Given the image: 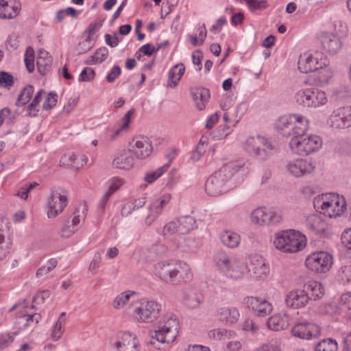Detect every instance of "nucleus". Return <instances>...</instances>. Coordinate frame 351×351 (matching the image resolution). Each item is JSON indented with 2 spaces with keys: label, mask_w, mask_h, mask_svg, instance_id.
<instances>
[{
  "label": "nucleus",
  "mask_w": 351,
  "mask_h": 351,
  "mask_svg": "<svg viewBox=\"0 0 351 351\" xmlns=\"http://www.w3.org/2000/svg\"><path fill=\"white\" fill-rule=\"evenodd\" d=\"M134 112V109H130L127 112L124 117L120 120L119 125L116 129L110 126L106 128L102 133L104 139L111 143L114 141L119 136L126 134L130 130V124Z\"/></svg>",
  "instance_id": "20"
},
{
  "label": "nucleus",
  "mask_w": 351,
  "mask_h": 351,
  "mask_svg": "<svg viewBox=\"0 0 351 351\" xmlns=\"http://www.w3.org/2000/svg\"><path fill=\"white\" fill-rule=\"evenodd\" d=\"M320 332L319 326L311 322L298 323L291 330L293 335L304 339L317 338L320 335Z\"/></svg>",
  "instance_id": "25"
},
{
  "label": "nucleus",
  "mask_w": 351,
  "mask_h": 351,
  "mask_svg": "<svg viewBox=\"0 0 351 351\" xmlns=\"http://www.w3.org/2000/svg\"><path fill=\"white\" fill-rule=\"evenodd\" d=\"M34 51L32 47H28L26 49L24 62L27 71L32 73L34 70Z\"/></svg>",
  "instance_id": "56"
},
{
  "label": "nucleus",
  "mask_w": 351,
  "mask_h": 351,
  "mask_svg": "<svg viewBox=\"0 0 351 351\" xmlns=\"http://www.w3.org/2000/svg\"><path fill=\"white\" fill-rule=\"evenodd\" d=\"M88 157L84 154H75L73 153L64 154L60 159L62 165L71 166L79 169L88 162Z\"/></svg>",
  "instance_id": "37"
},
{
  "label": "nucleus",
  "mask_w": 351,
  "mask_h": 351,
  "mask_svg": "<svg viewBox=\"0 0 351 351\" xmlns=\"http://www.w3.org/2000/svg\"><path fill=\"white\" fill-rule=\"evenodd\" d=\"M326 60L319 52H305L299 57L298 62V69L304 73L315 72L318 69L325 66V61Z\"/></svg>",
  "instance_id": "16"
},
{
  "label": "nucleus",
  "mask_w": 351,
  "mask_h": 351,
  "mask_svg": "<svg viewBox=\"0 0 351 351\" xmlns=\"http://www.w3.org/2000/svg\"><path fill=\"white\" fill-rule=\"evenodd\" d=\"M303 224L311 233L318 237H325L330 230V226L318 213H309L304 216Z\"/></svg>",
  "instance_id": "18"
},
{
  "label": "nucleus",
  "mask_w": 351,
  "mask_h": 351,
  "mask_svg": "<svg viewBox=\"0 0 351 351\" xmlns=\"http://www.w3.org/2000/svg\"><path fill=\"white\" fill-rule=\"evenodd\" d=\"M51 62L52 58L49 53L43 49H39L36 58L38 71L41 75H45L50 70Z\"/></svg>",
  "instance_id": "38"
},
{
  "label": "nucleus",
  "mask_w": 351,
  "mask_h": 351,
  "mask_svg": "<svg viewBox=\"0 0 351 351\" xmlns=\"http://www.w3.org/2000/svg\"><path fill=\"white\" fill-rule=\"evenodd\" d=\"M108 56V50L106 47L98 49L95 53L90 57V62L93 64H98L104 62Z\"/></svg>",
  "instance_id": "57"
},
{
  "label": "nucleus",
  "mask_w": 351,
  "mask_h": 351,
  "mask_svg": "<svg viewBox=\"0 0 351 351\" xmlns=\"http://www.w3.org/2000/svg\"><path fill=\"white\" fill-rule=\"evenodd\" d=\"M161 304L155 300L143 298L139 301V305L136 306L134 313L139 322L152 323L159 317Z\"/></svg>",
  "instance_id": "13"
},
{
  "label": "nucleus",
  "mask_w": 351,
  "mask_h": 351,
  "mask_svg": "<svg viewBox=\"0 0 351 351\" xmlns=\"http://www.w3.org/2000/svg\"><path fill=\"white\" fill-rule=\"evenodd\" d=\"M19 10L20 4L14 0L0 1V19H13L19 14Z\"/></svg>",
  "instance_id": "34"
},
{
  "label": "nucleus",
  "mask_w": 351,
  "mask_h": 351,
  "mask_svg": "<svg viewBox=\"0 0 351 351\" xmlns=\"http://www.w3.org/2000/svg\"><path fill=\"white\" fill-rule=\"evenodd\" d=\"M338 278L343 283L351 282V265L342 266L338 271Z\"/></svg>",
  "instance_id": "59"
},
{
  "label": "nucleus",
  "mask_w": 351,
  "mask_h": 351,
  "mask_svg": "<svg viewBox=\"0 0 351 351\" xmlns=\"http://www.w3.org/2000/svg\"><path fill=\"white\" fill-rule=\"evenodd\" d=\"M260 138L261 135L250 136L243 143V150L252 157L260 145Z\"/></svg>",
  "instance_id": "45"
},
{
  "label": "nucleus",
  "mask_w": 351,
  "mask_h": 351,
  "mask_svg": "<svg viewBox=\"0 0 351 351\" xmlns=\"http://www.w3.org/2000/svg\"><path fill=\"white\" fill-rule=\"evenodd\" d=\"M245 303L255 315L265 317L273 310V305L267 300L262 297L250 296L245 299Z\"/></svg>",
  "instance_id": "24"
},
{
  "label": "nucleus",
  "mask_w": 351,
  "mask_h": 351,
  "mask_svg": "<svg viewBox=\"0 0 351 351\" xmlns=\"http://www.w3.org/2000/svg\"><path fill=\"white\" fill-rule=\"evenodd\" d=\"M243 172V163L232 161L225 164L208 178L205 191L210 196H218L235 188L239 184L238 175Z\"/></svg>",
  "instance_id": "1"
},
{
  "label": "nucleus",
  "mask_w": 351,
  "mask_h": 351,
  "mask_svg": "<svg viewBox=\"0 0 351 351\" xmlns=\"http://www.w3.org/2000/svg\"><path fill=\"white\" fill-rule=\"evenodd\" d=\"M219 238L221 243L228 248H237L241 241V235L230 229L222 230L219 234Z\"/></svg>",
  "instance_id": "32"
},
{
  "label": "nucleus",
  "mask_w": 351,
  "mask_h": 351,
  "mask_svg": "<svg viewBox=\"0 0 351 351\" xmlns=\"http://www.w3.org/2000/svg\"><path fill=\"white\" fill-rule=\"evenodd\" d=\"M313 203L317 213L330 219L342 216L347 210L346 198L337 193L327 192L317 195Z\"/></svg>",
  "instance_id": "4"
},
{
  "label": "nucleus",
  "mask_w": 351,
  "mask_h": 351,
  "mask_svg": "<svg viewBox=\"0 0 351 351\" xmlns=\"http://www.w3.org/2000/svg\"><path fill=\"white\" fill-rule=\"evenodd\" d=\"M298 105L307 109H317L326 106L328 101L326 93L317 87L300 88L294 94Z\"/></svg>",
  "instance_id": "7"
},
{
  "label": "nucleus",
  "mask_w": 351,
  "mask_h": 351,
  "mask_svg": "<svg viewBox=\"0 0 351 351\" xmlns=\"http://www.w3.org/2000/svg\"><path fill=\"white\" fill-rule=\"evenodd\" d=\"M334 76V69L330 66L329 61H325V66L315 71L314 82L319 86L324 87L331 83Z\"/></svg>",
  "instance_id": "30"
},
{
  "label": "nucleus",
  "mask_w": 351,
  "mask_h": 351,
  "mask_svg": "<svg viewBox=\"0 0 351 351\" xmlns=\"http://www.w3.org/2000/svg\"><path fill=\"white\" fill-rule=\"evenodd\" d=\"M274 247L283 253H296L302 251L306 245V236L294 229L278 231L274 235Z\"/></svg>",
  "instance_id": "5"
},
{
  "label": "nucleus",
  "mask_w": 351,
  "mask_h": 351,
  "mask_svg": "<svg viewBox=\"0 0 351 351\" xmlns=\"http://www.w3.org/2000/svg\"><path fill=\"white\" fill-rule=\"evenodd\" d=\"M179 320L173 313H169L158 324L157 328L152 335V338L161 343L169 344L173 342L179 332Z\"/></svg>",
  "instance_id": "9"
},
{
  "label": "nucleus",
  "mask_w": 351,
  "mask_h": 351,
  "mask_svg": "<svg viewBox=\"0 0 351 351\" xmlns=\"http://www.w3.org/2000/svg\"><path fill=\"white\" fill-rule=\"evenodd\" d=\"M162 234L165 238L173 237V239L180 237L181 234L179 230V223L177 220L171 221L166 223L162 232Z\"/></svg>",
  "instance_id": "47"
},
{
  "label": "nucleus",
  "mask_w": 351,
  "mask_h": 351,
  "mask_svg": "<svg viewBox=\"0 0 351 351\" xmlns=\"http://www.w3.org/2000/svg\"><path fill=\"white\" fill-rule=\"evenodd\" d=\"M34 92V88L32 85L26 86L20 93L18 99L17 106H23L27 104L32 97Z\"/></svg>",
  "instance_id": "49"
},
{
  "label": "nucleus",
  "mask_w": 351,
  "mask_h": 351,
  "mask_svg": "<svg viewBox=\"0 0 351 351\" xmlns=\"http://www.w3.org/2000/svg\"><path fill=\"white\" fill-rule=\"evenodd\" d=\"M119 351H139L138 341L136 336L130 332H124L114 343Z\"/></svg>",
  "instance_id": "28"
},
{
  "label": "nucleus",
  "mask_w": 351,
  "mask_h": 351,
  "mask_svg": "<svg viewBox=\"0 0 351 351\" xmlns=\"http://www.w3.org/2000/svg\"><path fill=\"white\" fill-rule=\"evenodd\" d=\"M309 300L310 297L305 289H294L288 292L285 302L287 307L299 309L306 306Z\"/></svg>",
  "instance_id": "23"
},
{
  "label": "nucleus",
  "mask_w": 351,
  "mask_h": 351,
  "mask_svg": "<svg viewBox=\"0 0 351 351\" xmlns=\"http://www.w3.org/2000/svg\"><path fill=\"white\" fill-rule=\"evenodd\" d=\"M304 131L289 141V147L295 154L308 156L317 152L322 147L321 137L316 134H306Z\"/></svg>",
  "instance_id": "8"
},
{
  "label": "nucleus",
  "mask_w": 351,
  "mask_h": 351,
  "mask_svg": "<svg viewBox=\"0 0 351 351\" xmlns=\"http://www.w3.org/2000/svg\"><path fill=\"white\" fill-rule=\"evenodd\" d=\"M240 3H245L250 12L261 10L267 8V3L265 0H237Z\"/></svg>",
  "instance_id": "52"
},
{
  "label": "nucleus",
  "mask_w": 351,
  "mask_h": 351,
  "mask_svg": "<svg viewBox=\"0 0 351 351\" xmlns=\"http://www.w3.org/2000/svg\"><path fill=\"white\" fill-rule=\"evenodd\" d=\"M254 351H282L281 342L277 339H272L258 346Z\"/></svg>",
  "instance_id": "48"
},
{
  "label": "nucleus",
  "mask_w": 351,
  "mask_h": 351,
  "mask_svg": "<svg viewBox=\"0 0 351 351\" xmlns=\"http://www.w3.org/2000/svg\"><path fill=\"white\" fill-rule=\"evenodd\" d=\"M282 211L276 207L259 206L250 214V222L258 226H276L282 221Z\"/></svg>",
  "instance_id": "11"
},
{
  "label": "nucleus",
  "mask_w": 351,
  "mask_h": 351,
  "mask_svg": "<svg viewBox=\"0 0 351 351\" xmlns=\"http://www.w3.org/2000/svg\"><path fill=\"white\" fill-rule=\"evenodd\" d=\"M217 316L219 320L226 325H232L239 319V310L232 306H222L217 308Z\"/></svg>",
  "instance_id": "29"
},
{
  "label": "nucleus",
  "mask_w": 351,
  "mask_h": 351,
  "mask_svg": "<svg viewBox=\"0 0 351 351\" xmlns=\"http://www.w3.org/2000/svg\"><path fill=\"white\" fill-rule=\"evenodd\" d=\"M58 261L55 258L49 259L47 263L42 267L38 269L36 272L37 277H43L49 274L57 265Z\"/></svg>",
  "instance_id": "58"
},
{
  "label": "nucleus",
  "mask_w": 351,
  "mask_h": 351,
  "mask_svg": "<svg viewBox=\"0 0 351 351\" xmlns=\"http://www.w3.org/2000/svg\"><path fill=\"white\" fill-rule=\"evenodd\" d=\"M289 325V317L285 312L275 313L268 318L267 326L269 329L279 331L286 329Z\"/></svg>",
  "instance_id": "31"
},
{
  "label": "nucleus",
  "mask_w": 351,
  "mask_h": 351,
  "mask_svg": "<svg viewBox=\"0 0 351 351\" xmlns=\"http://www.w3.org/2000/svg\"><path fill=\"white\" fill-rule=\"evenodd\" d=\"M16 332L3 333L0 335V348H5L13 342Z\"/></svg>",
  "instance_id": "64"
},
{
  "label": "nucleus",
  "mask_w": 351,
  "mask_h": 351,
  "mask_svg": "<svg viewBox=\"0 0 351 351\" xmlns=\"http://www.w3.org/2000/svg\"><path fill=\"white\" fill-rule=\"evenodd\" d=\"M168 251L167 247L163 243H157L153 245L149 249L151 256H162L167 254Z\"/></svg>",
  "instance_id": "60"
},
{
  "label": "nucleus",
  "mask_w": 351,
  "mask_h": 351,
  "mask_svg": "<svg viewBox=\"0 0 351 351\" xmlns=\"http://www.w3.org/2000/svg\"><path fill=\"white\" fill-rule=\"evenodd\" d=\"M171 242L174 250L182 254L195 253L200 247L199 240L192 235H180L172 239Z\"/></svg>",
  "instance_id": "21"
},
{
  "label": "nucleus",
  "mask_w": 351,
  "mask_h": 351,
  "mask_svg": "<svg viewBox=\"0 0 351 351\" xmlns=\"http://www.w3.org/2000/svg\"><path fill=\"white\" fill-rule=\"evenodd\" d=\"M315 349V351H337L338 346L336 340L328 338L319 342Z\"/></svg>",
  "instance_id": "50"
},
{
  "label": "nucleus",
  "mask_w": 351,
  "mask_h": 351,
  "mask_svg": "<svg viewBox=\"0 0 351 351\" xmlns=\"http://www.w3.org/2000/svg\"><path fill=\"white\" fill-rule=\"evenodd\" d=\"M327 123L333 129H345L351 127V106H339L333 110Z\"/></svg>",
  "instance_id": "17"
},
{
  "label": "nucleus",
  "mask_w": 351,
  "mask_h": 351,
  "mask_svg": "<svg viewBox=\"0 0 351 351\" xmlns=\"http://www.w3.org/2000/svg\"><path fill=\"white\" fill-rule=\"evenodd\" d=\"M44 93L45 92L43 90H40L36 93L32 101L28 105L27 108L29 115L32 117L37 115L39 111L38 104H40L42 99V96Z\"/></svg>",
  "instance_id": "51"
},
{
  "label": "nucleus",
  "mask_w": 351,
  "mask_h": 351,
  "mask_svg": "<svg viewBox=\"0 0 351 351\" xmlns=\"http://www.w3.org/2000/svg\"><path fill=\"white\" fill-rule=\"evenodd\" d=\"M14 84L13 76L7 72H0V86L10 88Z\"/></svg>",
  "instance_id": "62"
},
{
  "label": "nucleus",
  "mask_w": 351,
  "mask_h": 351,
  "mask_svg": "<svg viewBox=\"0 0 351 351\" xmlns=\"http://www.w3.org/2000/svg\"><path fill=\"white\" fill-rule=\"evenodd\" d=\"M181 235L186 234L196 228V221L191 216H184L177 219Z\"/></svg>",
  "instance_id": "44"
},
{
  "label": "nucleus",
  "mask_w": 351,
  "mask_h": 351,
  "mask_svg": "<svg viewBox=\"0 0 351 351\" xmlns=\"http://www.w3.org/2000/svg\"><path fill=\"white\" fill-rule=\"evenodd\" d=\"M171 197L170 193H164L149 204L147 214L144 219L146 226H151L162 214Z\"/></svg>",
  "instance_id": "19"
},
{
  "label": "nucleus",
  "mask_w": 351,
  "mask_h": 351,
  "mask_svg": "<svg viewBox=\"0 0 351 351\" xmlns=\"http://www.w3.org/2000/svg\"><path fill=\"white\" fill-rule=\"evenodd\" d=\"M95 75V71L90 67L84 68L80 73L78 81L79 82H90Z\"/></svg>",
  "instance_id": "61"
},
{
  "label": "nucleus",
  "mask_w": 351,
  "mask_h": 351,
  "mask_svg": "<svg viewBox=\"0 0 351 351\" xmlns=\"http://www.w3.org/2000/svg\"><path fill=\"white\" fill-rule=\"evenodd\" d=\"M169 169V164H164L155 170L148 171L145 173L144 180L150 184L160 178Z\"/></svg>",
  "instance_id": "46"
},
{
  "label": "nucleus",
  "mask_w": 351,
  "mask_h": 351,
  "mask_svg": "<svg viewBox=\"0 0 351 351\" xmlns=\"http://www.w3.org/2000/svg\"><path fill=\"white\" fill-rule=\"evenodd\" d=\"M68 205V197L58 191H53L47 202V215L49 218H55Z\"/></svg>",
  "instance_id": "22"
},
{
  "label": "nucleus",
  "mask_w": 351,
  "mask_h": 351,
  "mask_svg": "<svg viewBox=\"0 0 351 351\" xmlns=\"http://www.w3.org/2000/svg\"><path fill=\"white\" fill-rule=\"evenodd\" d=\"M215 265L219 274L234 280H245L249 271L246 258L225 252H219L215 256Z\"/></svg>",
  "instance_id": "3"
},
{
  "label": "nucleus",
  "mask_w": 351,
  "mask_h": 351,
  "mask_svg": "<svg viewBox=\"0 0 351 351\" xmlns=\"http://www.w3.org/2000/svg\"><path fill=\"white\" fill-rule=\"evenodd\" d=\"M50 296V292L48 290H43L38 292L33 298L32 307L35 308L36 305L43 304L46 299Z\"/></svg>",
  "instance_id": "63"
},
{
  "label": "nucleus",
  "mask_w": 351,
  "mask_h": 351,
  "mask_svg": "<svg viewBox=\"0 0 351 351\" xmlns=\"http://www.w3.org/2000/svg\"><path fill=\"white\" fill-rule=\"evenodd\" d=\"M152 273L161 281L171 285L189 282L193 276L188 263L176 259L162 260L155 263Z\"/></svg>",
  "instance_id": "2"
},
{
  "label": "nucleus",
  "mask_w": 351,
  "mask_h": 351,
  "mask_svg": "<svg viewBox=\"0 0 351 351\" xmlns=\"http://www.w3.org/2000/svg\"><path fill=\"white\" fill-rule=\"evenodd\" d=\"M319 40L323 49L330 55L338 53L341 48V43L337 36L332 33L322 32Z\"/></svg>",
  "instance_id": "27"
},
{
  "label": "nucleus",
  "mask_w": 351,
  "mask_h": 351,
  "mask_svg": "<svg viewBox=\"0 0 351 351\" xmlns=\"http://www.w3.org/2000/svg\"><path fill=\"white\" fill-rule=\"evenodd\" d=\"M185 72L184 64L180 63L173 66L168 73L167 84L171 88H175L178 84Z\"/></svg>",
  "instance_id": "39"
},
{
  "label": "nucleus",
  "mask_w": 351,
  "mask_h": 351,
  "mask_svg": "<svg viewBox=\"0 0 351 351\" xmlns=\"http://www.w3.org/2000/svg\"><path fill=\"white\" fill-rule=\"evenodd\" d=\"M153 152L152 144L149 138L143 136H134L128 144V152L136 160H145Z\"/></svg>",
  "instance_id": "15"
},
{
  "label": "nucleus",
  "mask_w": 351,
  "mask_h": 351,
  "mask_svg": "<svg viewBox=\"0 0 351 351\" xmlns=\"http://www.w3.org/2000/svg\"><path fill=\"white\" fill-rule=\"evenodd\" d=\"M134 165L135 158L128 152V149L120 150L114 156L112 162L114 168L124 171H130L134 167Z\"/></svg>",
  "instance_id": "26"
},
{
  "label": "nucleus",
  "mask_w": 351,
  "mask_h": 351,
  "mask_svg": "<svg viewBox=\"0 0 351 351\" xmlns=\"http://www.w3.org/2000/svg\"><path fill=\"white\" fill-rule=\"evenodd\" d=\"M332 255L324 250H317L308 254L304 260L306 268L317 276L327 274L332 267Z\"/></svg>",
  "instance_id": "10"
},
{
  "label": "nucleus",
  "mask_w": 351,
  "mask_h": 351,
  "mask_svg": "<svg viewBox=\"0 0 351 351\" xmlns=\"http://www.w3.org/2000/svg\"><path fill=\"white\" fill-rule=\"evenodd\" d=\"M191 95L196 107L199 110L204 109L210 97L209 90L202 87L193 88L191 89Z\"/></svg>",
  "instance_id": "35"
},
{
  "label": "nucleus",
  "mask_w": 351,
  "mask_h": 351,
  "mask_svg": "<svg viewBox=\"0 0 351 351\" xmlns=\"http://www.w3.org/2000/svg\"><path fill=\"white\" fill-rule=\"evenodd\" d=\"M235 123L232 125H221L214 132V138L216 139H223L228 136L232 132Z\"/></svg>",
  "instance_id": "55"
},
{
  "label": "nucleus",
  "mask_w": 351,
  "mask_h": 351,
  "mask_svg": "<svg viewBox=\"0 0 351 351\" xmlns=\"http://www.w3.org/2000/svg\"><path fill=\"white\" fill-rule=\"evenodd\" d=\"M275 128L284 137L291 140L304 131H308V119L300 114H289L280 116L275 123Z\"/></svg>",
  "instance_id": "6"
},
{
  "label": "nucleus",
  "mask_w": 351,
  "mask_h": 351,
  "mask_svg": "<svg viewBox=\"0 0 351 351\" xmlns=\"http://www.w3.org/2000/svg\"><path fill=\"white\" fill-rule=\"evenodd\" d=\"M273 153L274 146L271 142L266 137L261 136L260 145H258L252 158L258 161H265Z\"/></svg>",
  "instance_id": "33"
},
{
  "label": "nucleus",
  "mask_w": 351,
  "mask_h": 351,
  "mask_svg": "<svg viewBox=\"0 0 351 351\" xmlns=\"http://www.w3.org/2000/svg\"><path fill=\"white\" fill-rule=\"evenodd\" d=\"M66 322V313L62 312L51 330L50 336L53 341H57L62 337L64 331Z\"/></svg>",
  "instance_id": "43"
},
{
  "label": "nucleus",
  "mask_w": 351,
  "mask_h": 351,
  "mask_svg": "<svg viewBox=\"0 0 351 351\" xmlns=\"http://www.w3.org/2000/svg\"><path fill=\"white\" fill-rule=\"evenodd\" d=\"M183 302L188 308H196L199 306L202 299L199 294H197L193 289H189L184 292Z\"/></svg>",
  "instance_id": "40"
},
{
  "label": "nucleus",
  "mask_w": 351,
  "mask_h": 351,
  "mask_svg": "<svg viewBox=\"0 0 351 351\" xmlns=\"http://www.w3.org/2000/svg\"><path fill=\"white\" fill-rule=\"evenodd\" d=\"M246 260L249 271L245 276V280L260 281L267 278L269 274V266L262 256L257 254H251Z\"/></svg>",
  "instance_id": "14"
},
{
  "label": "nucleus",
  "mask_w": 351,
  "mask_h": 351,
  "mask_svg": "<svg viewBox=\"0 0 351 351\" xmlns=\"http://www.w3.org/2000/svg\"><path fill=\"white\" fill-rule=\"evenodd\" d=\"M124 183L125 180L123 178L118 176H114L110 178L107 182L108 189L106 192L112 195L117 191L124 184Z\"/></svg>",
  "instance_id": "54"
},
{
  "label": "nucleus",
  "mask_w": 351,
  "mask_h": 351,
  "mask_svg": "<svg viewBox=\"0 0 351 351\" xmlns=\"http://www.w3.org/2000/svg\"><path fill=\"white\" fill-rule=\"evenodd\" d=\"M235 335L234 331L226 328H214L208 332V337L214 341L230 339Z\"/></svg>",
  "instance_id": "41"
},
{
  "label": "nucleus",
  "mask_w": 351,
  "mask_h": 351,
  "mask_svg": "<svg viewBox=\"0 0 351 351\" xmlns=\"http://www.w3.org/2000/svg\"><path fill=\"white\" fill-rule=\"evenodd\" d=\"M284 169L288 176L301 178L312 175L316 169V165L311 159L295 158L286 160Z\"/></svg>",
  "instance_id": "12"
},
{
  "label": "nucleus",
  "mask_w": 351,
  "mask_h": 351,
  "mask_svg": "<svg viewBox=\"0 0 351 351\" xmlns=\"http://www.w3.org/2000/svg\"><path fill=\"white\" fill-rule=\"evenodd\" d=\"M304 288L310 297V300H319L325 293L324 285L320 282L315 280H308L304 285Z\"/></svg>",
  "instance_id": "36"
},
{
  "label": "nucleus",
  "mask_w": 351,
  "mask_h": 351,
  "mask_svg": "<svg viewBox=\"0 0 351 351\" xmlns=\"http://www.w3.org/2000/svg\"><path fill=\"white\" fill-rule=\"evenodd\" d=\"M136 295V292L127 290L118 294L112 302V306L115 309H122L124 308L130 301L133 296Z\"/></svg>",
  "instance_id": "42"
},
{
  "label": "nucleus",
  "mask_w": 351,
  "mask_h": 351,
  "mask_svg": "<svg viewBox=\"0 0 351 351\" xmlns=\"http://www.w3.org/2000/svg\"><path fill=\"white\" fill-rule=\"evenodd\" d=\"M88 212V206L86 204L80 205L73 213L71 225L77 228V225L84 220Z\"/></svg>",
  "instance_id": "53"
}]
</instances>
